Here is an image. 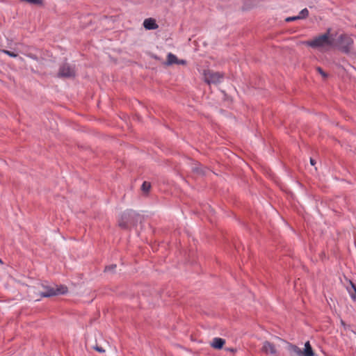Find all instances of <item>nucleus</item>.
<instances>
[{
	"mask_svg": "<svg viewBox=\"0 0 356 356\" xmlns=\"http://www.w3.org/2000/svg\"><path fill=\"white\" fill-rule=\"evenodd\" d=\"M117 266L115 264H111L110 266H106L104 271L106 273H114Z\"/></svg>",
	"mask_w": 356,
	"mask_h": 356,
	"instance_id": "obj_17",
	"label": "nucleus"
},
{
	"mask_svg": "<svg viewBox=\"0 0 356 356\" xmlns=\"http://www.w3.org/2000/svg\"><path fill=\"white\" fill-rule=\"evenodd\" d=\"M289 350L291 354L297 356H302V350L297 346L290 343L289 345Z\"/></svg>",
	"mask_w": 356,
	"mask_h": 356,
	"instance_id": "obj_12",
	"label": "nucleus"
},
{
	"mask_svg": "<svg viewBox=\"0 0 356 356\" xmlns=\"http://www.w3.org/2000/svg\"><path fill=\"white\" fill-rule=\"evenodd\" d=\"M178 60V58L173 54L169 53L167 55V60L165 63L166 65H172L173 64H177Z\"/></svg>",
	"mask_w": 356,
	"mask_h": 356,
	"instance_id": "obj_13",
	"label": "nucleus"
},
{
	"mask_svg": "<svg viewBox=\"0 0 356 356\" xmlns=\"http://www.w3.org/2000/svg\"><path fill=\"white\" fill-rule=\"evenodd\" d=\"M76 71L74 66L69 63H63L59 68L57 76L59 78L70 79L74 78Z\"/></svg>",
	"mask_w": 356,
	"mask_h": 356,
	"instance_id": "obj_5",
	"label": "nucleus"
},
{
	"mask_svg": "<svg viewBox=\"0 0 356 356\" xmlns=\"http://www.w3.org/2000/svg\"><path fill=\"white\" fill-rule=\"evenodd\" d=\"M341 323H342V325H345V323H344V322H343V321H341Z\"/></svg>",
	"mask_w": 356,
	"mask_h": 356,
	"instance_id": "obj_25",
	"label": "nucleus"
},
{
	"mask_svg": "<svg viewBox=\"0 0 356 356\" xmlns=\"http://www.w3.org/2000/svg\"><path fill=\"white\" fill-rule=\"evenodd\" d=\"M143 220L142 216L130 209L122 213L118 225L121 228L128 229L132 226H136L138 222L141 223Z\"/></svg>",
	"mask_w": 356,
	"mask_h": 356,
	"instance_id": "obj_2",
	"label": "nucleus"
},
{
	"mask_svg": "<svg viewBox=\"0 0 356 356\" xmlns=\"http://www.w3.org/2000/svg\"><path fill=\"white\" fill-rule=\"evenodd\" d=\"M151 188V184L148 181H145L142 186H141V190L145 192V193H147L149 192V189Z\"/></svg>",
	"mask_w": 356,
	"mask_h": 356,
	"instance_id": "obj_15",
	"label": "nucleus"
},
{
	"mask_svg": "<svg viewBox=\"0 0 356 356\" xmlns=\"http://www.w3.org/2000/svg\"><path fill=\"white\" fill-rule=\"evenodd\" d=\"M43 291L40 292V296L48 298L60 294H65L67 291V288L65 286H56V288L50 286H42Z\"/></svg>",
	"mask_w": 356,
	"mask_h": 356,
	"instance_id": "obj_4",
	"label": "nucleus"
},
{
	"mask_svg": "<svg viewBox=\"0 0 356 356\" xmlns=\"http://www.w3.org/2000/svg\"><path fill=\"white\" fill-rule=\"evenodd\" d=\"M186 63H187L186 60H183V59H178L177 63V65H186Z\"/></svg>",
	"mask_w": 356,
	"mask_h": 356,
	"instance_id": "obj_21",
	"label": "nucleus"
},
{
	"mask_svg": "<svg viewBox=\"0 0 356 356\" xmlns=\"http://www.w3.org/2000/svg\"><path fill=\"white\" fill-rule=\"evenodd\" d=\"M317 72L324 78L327 76V74L323 71V70L321 67H316Z\"/></svg>",
	"mask_w": 356,
	"mask_h": 356,
	"instance_id": "obj_18",
	"label": "nucleus"
},
{
	"mask_svg": "<svg viewBox=\"0 0 356 356\" xmlns=\"http://www.w3.org/2000/svg\"><path fill=\"white\" fill-rule=\"evenodd\" d=\"M309 15V10L307 8L302 9L298 15L300 19H305Z\"/></svg>",
	"mask_w": 356,
	"mask_h": 356,
	"instance_id": "obj_14",
	"label": "nucleus"
},
{
	"mask_svg": "<svg viewBox=\"0 0 356 356\" xmlns=\"http://www.w3.org/2000/svg\"><path fill=\"white\" fill-rule=\"evenodd\" d=\"M353 43V40L351 38L346 34H341L338 37L336 42H334V44H337L342 52L348 54Z\"/></svg>",
	"mask_w": 356,
	"mask_h": 356,
	"instance_id": "obj_3",
	"label": "nucleus"
},
{
	"mask_svg": "<svg viewBox=\"0 0 356 356\" xmlns=\"http://www.w3.org/2000/svg\"><path fill=\"white\" fill-rule=\"evenodd\" d=\"M143 26L147 30H155L159 26L153 18L145 19L143 22Z\"/></svg>",
	"mask_w": 356,
	"mask_h": 356,
	"instance_id": "obj_8",
	"label": "nucleus"
},
{
	"mask_svg": "<svg viewBox=\"0 0 356 356\" xmlns=\"http://www.w3.org/2000/svg\"><path fill=\"white\" fill-rule=\"evenodd\" d=\"M352 289L354 290L356 295V285L351 281H350Z\"/></svg>",
	"mask_w": 356,
	"mask_h": 356,
	"instance_id": "obj_22",
	"label": "nucleus"
},
{
	"mask_svg": "<svg viewBox=\"0 0 356 356\" xmlns=\"http://www.w3.org/2000/svg\"><path fill=\"white\" fill-rule=\"evenodd\" d=\"M350 296H351V298H352L353 300H355V295L351 294Z\"/></svg>",
	"mask_w": 356,
	"mask_h": 356,
	"instance_id": "obj_24",
	"label": "nucleus"
},
{
	"mask_svg": "<svg viewBox=\"0 0 356 356\" xmlns=\"http://www.w3.org/2000/svg\"><path fill=\"white\" fill-rule=\"evenodd\" d=\"M192 171L197 175H203L205 173V170L203 168V166L199 163H196L194 164V165L192 166Z\"/></svg>",
	"mask_w": 356,
	"mask_h": 356,
	"instance_id": "obj_11",
	"label": "nucleus"
},
{
	"mask_svg": "<svg viewBox=\"0 0 356 356\" xmlns=\"http://www.w3.org/2000/svg\"><path fill=\"white\" fill-rule=\"evenodd\" d=\"M316 163V161L314 159L310 158V163H311L312 165H315Z\"/></svg>",
	"mask_w": 356,
	"mask_h": 356,
	"instance_id": "obj_23",
	"label": "nucleus"
},
{
	"mask_svg": "<svg viewBox=\"0 0 356 356\" xmlns=\"http://www.w3.org/2000/svg\"><path fill=\"white\" fill-rule=\"evenodd\" d=\"M331 29H328L324 34L320 35L313 40L305 42V44L313 49H320L325 47H333L334 45V34L330 33Z\"/></svg>",
	"mask_w": 356,
	"mask_h": 356,
	"instance_id": "obj_1",
	"label": "nucleus"
},
{
	"mask_svg": "<svg viewBox=\"0 0 356 356\" xmlns=\"http://www.w3.org/2000/svg\"><path fill=\"white\" fill-rule=\"evenodd\" d=\"M225 339L219 337H215L211 343V346L216 349H221L225 344Z\"/></svg>",
	"mask_w": 356,
	"mask_h": 356,
	"instance_id": "obj_9",
	"label": "nucleus"
},
{
	"mask_svg": "<svg viewBox=\"0 0 356 356\" xmlns=\"http://www.w3.org/2000/svg\"><path fill=\"white\" fill-rule=\"evenodd\" d=\"M261 351L266 354H271L273 355L277 354V350L274 344L268 341L264 342Z\"/></svg>",
	"mask_w": 356,
	"mask_h": 356,
	"instance_id": "obj_7",
	"label": "nucleus"
},
{
	"mask_svg": "<svg viewBox=\"0 0 356 356\" xmlns=\"http://www.w3.org/2000/svg\"><path fill=\"white\" fill-rule=\"evenodd\" d=\"M223 77L224 74L219 72L208 70L204 72V79L208 84L220 83Z\"/></svg>",
	"mask_w": 356,
	"mask_h": 356,
	"instance_id": "obj_6",
	"label": "nucleus"
},
{
	"mask_svg": "<svg viewBox=\"0 0 356 356\" xmlns=\"http://www.w3.org/2000/svg\"><path fill=\"white\" fill-rule=\"evenodd\" d=\"M0 51L3 52V54L12 57V58H16L18 56L17 54L14 53L13 51L6 50V49H0Z\"/></svg>",
	"mask_w": 356,
	"mask_h": 356,
	"instance_id": "obj_16",
	"label": "nucleus"
},
{
	"mask_svg": "<svg viewBox=\"0 0 356 356\" xmlns=\"http://www.w3.org/2000/svg\"><path fill=\"white\" fill-rule=\"evenodd\" d=\"M314 353L312 350V346L309 341H307L305 343V348L302 350V356H314Z\"/></svg>",
	"mask_w": 356,
	"mask_h": 356,
	"instance_id": "obj_10",
	"label": "nucleus"
},
{
	"mask_svg": "<svg viewBox=\"0 0 356 356\" xmlns=\"http://www.w3.org/2000/svg\"><path fill=\"white\" fill-rule=\"evenodd\" d=\"M97 351H98L99 353H103L105 352V350L103 349V348H102L101 346H96L95 348H94Z\"/></svg>",
	"mask_w": 356,
	"mask_h": 356,
	"instance_id": "obj_20",
	"label": "nucleus"
},
{
	"mask_svg": "<svg viewBox=\"0 0 356 356\" xmlns=\"http://www.w3.org/2000/svg\"><path fill=\"white\" fill-rule=\"evenodd\" d=\"M297 19H300L298 15L294 16V17H289L286 19V22H290L295 21Z\"/></svg>",
	"mask_w": 356,
	"mask_h": 356,
	"instance_id": "obj_19",
	"label": "nucleus"
}]
</instances>
